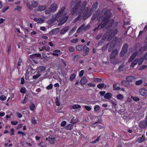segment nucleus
Wrapping results in <instances>:
<instances>
[{
  "label": "nucleus",
  "mask_w": 147,
  "mask_h": 147,
  "mask_svg": "<svg viewBox=\"0 0 147 147\" xmlns=\"http://www.w3.org/2000/svg\"><path fill=\"white\" fill-rule=\"evenodd\" d=\"M66 14L57 13L56 16V18L57 21L59 22L58 24L61 26L65 23L68 18V16H65Z\"/></svg>",
  "instance_id": "1"
},
{
  "label": "nucleus",
  "mask_w": 147,
  "mask_h": 147,
  "mask_svg": "<svg viewBox=\"0 0 147 147\" xmlns=\"http://www.w3.org/2000/svg\"><path fill=\"white\" fill-rule=\"evenodd\" d=\"M118 53V51L117 49H115L112 51L110 56V61L113 64H115L118 62V60L115 58Z\"/></svg>",
  "instance_id": "2"
},
{
  "label": "nucleus",
  "mask_w": 147,
  "mask_h": 147,
  "mask_svg": "<svg viewBox=\"0 0 147 147\" xmlns=\"http://www.w3.org/2000/svg\"><path fill=\"white\" fill-rule=\"evenodd\" d=\"M118 30L117 29L113 30L112 29H109L107 32V33L109 34L107 39L108 41H110L117 33Z\"/></svg>",
  "instance_id": "3"
},
{
  "label": "nucleus",
  "mask_w": 147,
  "mask_h": 147,
  "mask_svg": "<svg viewBox=\"0 0 147 147\" xmlns=\"http://www.w3.org/2000/svg\"><path fill=\"white\" fill-rule=\"evenodd\" d=\"M128 45L126 43L123 45L121 51L120 53V56L123 57L125 53L127 52V50Z\"/></svg>",
  "instance_id": "4"
},
{
  "label": "nucleus",
  "mask_w": 147,
  "mask_h": 147,
  "mask_svg": "<svg viewBox=\"0 0 147 147\" xmlns=\"http://www.w3.org/2000/svg\"><path fill=\"white\" fill-rule=\"evenodd\" d=\"M89 49V48L85 45L83 47L82 51H81L82 55L83 56L87 55L88 54Z\"/></svg>",
  "instance_id": "5"
},
{
  "label": "nucleus",
  "mask_w": 147,
  "mask_h": 147,
  "mask_svg": "<svg viewBox=\"0 0 147 147\" xmlns=\"http://www.w3.org/2000/svg\"><path fill=\"white\" fill-rule=\"evenodd\" d=\"M102 13L103 14V16L105 17L110 18L111 16L110 10L108 9L107 8L103 9L102 11Z\"/></svg>",
  "instance_id": "6"
},
{
  "label": "nucleus",
  "mask_w": 147,
  "mask_h": 147,
  "mask_svg": "<svg viewBox=\"0 0 147 147\" xmlns=\"http://www.w3.org/2000/svg\"><path fill=\"white\" fill-rule=\"evenodd\" d=\"M81 2H82L81 0H79L76 2L75 5L73 9L72 12L73 14L75 13L77 11Z\"/></svg>",
  "instance_id": "7"
},
{
  "label": "nucleus",
  "mask_w": 147,
  "mask_h": 147,
  "mask_svg": "<svg viewBox=\"0 0 147 147\" xmlns=\"http://www.w3.org/2000/svg\"><path fill=\"white\" fill-rule=\"evenodd\" d=\"M139 92L140 94L143 96H147V90L144 88H141L139 89Z\"/></svg>",
  "instance_id": "8"
},
{
  "label": "nucleus",
  "mask_w": 147,
  "mask_h": 147,
  "mask_svg": "<svg viewBox=\"0 0 147 147\" xmlns=\"http://www.w3.org/2000/svg\"><path fill=\"white\" fill-rule=\"evenodd\" d=\"M41 49H40L39 51H43L44 52H49L51 51V49L47 45H45L43 47H42Z\"/></svg>",
  "instance_id": "9"
},
{
  "label": "nucleus",
  "mask_w": 147,
  "mask_h": 147,
  "mask_svg": "<svg viewBox=\"0 0 147 147\" xmlns=\"http://www.w3.org/2000/svg\"><path fill=\"white\" fill-rule=\"evenodd\" d=\"M88 80L85 77H82L80 81V84L82 86L86 84Z\"/></svg>",
  "instance_id": "10"
},
{
  "label": "nucleus",
  "mask_w": 147,
  "mask_h": 147,
  "mask_svg": "<svg viewBox=\"0 0 147 147\" xmlns=\"http://www.w3.org/2000/svg\"><path fill=\"white\" fill-rule=\"evenodd\" d=\"M69 27L67 26L62 28L60 31L61 34H63L67 32L69 30Z\"/></svg>",
  "instance_id": "11"
},
{
  "label": "nucleus",
  "mask_w": 147,
  "mask_h": 147,
  "mask_svg": "<svg viewBox=\"0 0 147 147\" xmlns=\"http://www.w3.org/2000/svg\"><path fill=\"white\" fill-rule=\"evenodd\" d=\"M46 140L49 141L50 144H53L55 143V139L54 138H52L49 137L46 138Z\"/></svg>",
  "instance_id": "12"
},
{
  "label": "nucleus",
  "mask_w": 147,
  "mask_h": 147,
  "mask_svg": "<svg viewBox=\"0 0 147 147\" xmlns=\"http://www.w3.org/2000/svg\"><path fill=\"white\" fill-rule=\"evenodd\" d=\"M139 126L141 128H145L147 126V123L145 121H141L140 123Z\"/></svg>",
  "instance_id": "13"
},
{
  "label": "nucleus",
  "mask_w": 147,
  "mask_h": 147,
  "mask_svg": "<svg viewBox=\"0 0 147 147\" xmlns=\"http://www.w3.org/2000/svg\"><path fill=\"white\" fill-rule=\"evenodd\" d=\"M126 80L128 82H131L134 81L135 80V78L133 76H129L126 78Z\"/></svg>",
  "instance_id": "14"
},
{
  "label": "nucleus",
  "mask_w": 147,
  "mask_h": 147,
  "mask_svg": "<svg viewBox=\"0 0 147 147\" xmlns=\"http://www.w3.org/2000/svg\"><path fill=\"white\" fill-rule=\"evenodd\" d=\"M138 53L136 52L132 54L128 60V61L129 62H131L136 57Z\"/></svg>",
  "instance_id": "15"
},
{
  "label": "nucleus",
  "mask_w": 147,
  "mask_h": 147,
  "mask_svg": "<svg viewBox=\"0 0 147 147\" xmlns=\"http://www.w3.org/2000/svg\"><path fill=\"white\" fill-rule=\"evenodd\" d=\"M47 7L46 5H39L38 8V9L39 11H42L45 10Z\"/></svg>",
  "instance_id": "16"
},
{
  "label": "nucleus",
  "mask_w": 147,
  "mask_h": 147,
  "mask_svg": "<svg viewBox=\"0 0 147 147\" xmlns=\"http://www.w3.org/2000/svg\"><path fill=\"white\" fill-rule=\"evenodd\" d=\"M145 137L144 136H142L141 137L138 138L137 140V142L139 143H141L144 142L145 140Z\"/></svg>",
  "instance_id": "17"
},
{
  "label": "nucleus",
  "mask_w": 147,
  "mask_h": 147,
  "mask_svg": "<svg viewBox=\"0 0 147 147\" xmlns=\"http://www.w3.org/2000/svg\"><path fill=\"white\" fill-rule=\"evenodd\" d=\"M118 38L117 36H115L113 38L111 42V43L112 44L115 46L116 45L117 43Z\"/></svg>",
  "instance_id": "18"
},
{
  "label": "nucleus",
  "mask_w": 147,
  "mask_h": 147,
  "mask_svg": "<svg viewBox=\"0 0 147 147\" xmlns=\"http://www.w3.org/2000/svg\"><path fill=\"white\" fill-rule=\"evenodd\" d=\"M45 69V68L43 66H41L37 68V71L38 73H41Z\"/></svg>",
  "instance_id": "19"
},
{
  "label": "nucleus",
  "mask_w": 147,
  "mask_h": 147,
  "mask_svg": "<svg viewBox=\"0 0 147 147\" xmlns=\"http://www.w3.org/2000/svg\"><path fill=\"white\" fill-rule=\"evenodd\" d=\"M85 26V24H83L81 26H80L79 28L78 29L77 31V33H79L80 32H81L83 30V28Z\"/></svg>",
  "instance_id": "20"
},
{
  "label": "nucleus",
  "mask_w": 147,
  "mask_h": 147,
  "mask_svg": "<svg viewBox=\"0 0 147 147\" xmlns=\"http://www.w3.org/2000/svg\"><path fill=\"white\" fill-rule=\"evenodd\" d=\"M34 20L37 23H42L44 21V20L40 18H34Z\"/></svg>",
  "instance_id": "21"
},
{
  "label": "nucleus",
  "mask_w": 147,
  "mask_h": 147,
  "mask_svg": "<svg viewBox=\"0 0 147 147\" xmlns=\"http://www.w3.org/2000/svg\"><path fill=\"white\" fill-rule=\"evenodd\" d=\"M41 55L40 54L35 53L33 54L30 56V57L31 58L32 57L33 58H36L38 57H41Z\"/></svg>",
  "instance_id": "22"
},
{
  "label": "nucleus",
  "mask_w": 147,
  "mask_h": 147,
  "mask_svg": "<svg viewBox=\"0 0 147 147\" xmlns=\"http://www.w3.org/2000/svg\"><path fill=\"white\" fill-rule=\"evenodd\" d=\"M84 46L82 45H78L76 46V49L80 51H82V49Z\"/></svg>",
  "instance_id": "23"
},
{
  "label": "nucleus",
  "mask_w": 147,
  "mask_h": 147,
  "mask_svg": "<svg viewBox=\"0 0 147 147\" xmlns=\"http://www.w3.org/2000/svg\"><path fill=\"white\" fill-rule=\"evenodd\" d=\"M81 58L80 55H75L73 58V61H78Z\"/></svg>",
  "instance_id": "24"
},
{
  "label": "nucleus",
  "mask_w": 147,
  "mask_h": 147,
  "mask_svg": "<svg viewBox=\"0 0 147 147\" xmlns=\"http://www.w3.org/2000/svg\"><path fill=\"white\" fill-rule=\"evenodd\" d=\"M111 94L110 93H107L104 95V97L105 98L109 99L111 98Z\"/></svg>",
  "instance_id": "25"
},
{
  "label": "nucleus",
  "mask_w": 147,
  "mask_h": 147,
  "mask_svg": "<svg viewBox=\"0 0 147 147\" xmlns=\"http://www.w3.org/2000/svg\"><path fill=\"white\" fill-rule=\"evenodd\" d=\"M109 18L104 16L102 20V22H106L108 24L109 22Z\"/></svg>",
  "instance_id": "26"
},
{
  "label": "nucleus",
  "mask_w": 147,
  "mask_h": 147,
  "mask_svg": "<svg viewBox=\"0 0 147 147\" xmlns=\"http://www.w3.org/2000/svg\"><path fill=\"white\" fill-rule=\"evenodd\" d=\"M49 59V57L47 56L44 57L41 59V62L44 63H45L47 62Z\"/></svg>",
  "instance_id": "27"
},
{
  "label": "nucleus",
  "mask_w": 147,
  "mask_h": 147,
  "mask_svg": "<svg viewBox=\"0 0 147 147\" xmlns=\"http://www.w3.org/2000/svg\"><path fill=\"white\" fill-rule=\"evenodd\" d=\"M78 121V119L77 118H75L73 117L71 120V123L73 124L76 123Z\"/></svg>",
  "instance_id": "28"
},
{
  "label": "nucleus",
  "mask_w": 147,
  "mask_h": 147,
  "mask_svg": "<svg viewBox=\"0 0 147 147\" xmlns=\"http://www.w3.org/2000/svg\"><path fill=\"white\" fill-rule=\"evenodd\" d=\"M65 127V129L67 130H71L73 128L72 125L70 124L67 125Z\"/></svg>",
  "instance_id": "29"
},
{
  "label": "nucleus",
  "mask_w": 147,
  "mask_h": 147,
  "mask_svg": "<svg viewBox=\"0 0 147 147\" xmlns=\"http://www.w3.org/2000/svg\"><path fill=\"white\" fill-rule=\"evenodd\" d=\"M147 67V66L145 65H142L141 66H139L138 67V69L139 70H141L145 69Z\"/></svg>",
  "instance_id": "30"
},
{
  "label": "nucleus",
  "mask_w": 147,
  "mask_h": 147,
  "mask_svg": "<svg viewBox=\"0 0 147 147\" xmlns=\"http://www.w3.org/2000/svg\"><path fill=\"white\" fill-rule=\"evenodd\" d=\"M57 5L55 3H53L51 5V9L55 10L57 8Z\"/></svg>",
  "instance_id": "31"
},
{
  "label": "nucleus",
  "mask_w": 147,
  "mask_h": 147,
  "mask_svg": "<svg viewBox=\"0 0 147 147\" xmlns=\"http://www.w3.org/2000/svg\"><path fill=\"white\" fill-rule=\"evenodd\" d=\"M96 18L97 20L98 21H100L102 20L101 18L97 17L96 14L93 15L91 18V19L92 20H94Z\"/></svg>",
  "instance_id": "32"
},
{
  "label": "nucleus",
  "mask_w": 147,
  "mask_h": 147,
  "mask_svg": "<svg viewBox=\"0 0 147 147\" xmlns=\"http://www.w3.org/2000/svg\"><path fill=\"white\" fill-rule=\"evenodd\" d=\"M38 5L37 2L36 1H32L31 3V6L34 8H36Z\"/></svg>",
  "instance_id": "33"
},
{
  "label": "nucleus",
  "mask_w": 147,
  "mask_h": 147,
  "mask_svg": "<svg viewBox=\"0 0 147 147\" xmlns=\"http://www.w3.org/2000/svg\"><path fill=\"white\" fill-rule=\"evenodd\" d=\"M59 31V29L58 28H57L55 29H53L52 30H51L50 32H49V34L53 35L54 34L55 32L56 31Z\"/></svg>",
  "instance_id": "34"
},
{
  "label": "nucleus",
  "mask_w": 147,
  "mask_h": 147,
  "mask_svg": "<svg viewBox=\"0 0 147 147\" xmlns=\"http://www.w3.org/2000/svg\"><path fill=\"white\" fill-rule=\"evenodd\" d=\"M107 24L106 22H101L99 24L100 25V28H102L105 27Z\"/></svg>",
  "instance_id": "35"
},
{
  "label": "nucleus",
  "mask_w": 147,
  "mask_h": 147,
  "mask_svg": "<svg viewBox=\"0 0 147 147\" xmlns=\"http://www.w3.org/2000/svg\"><path fill=\"white\" fill-rule=\"evenodd\" d=\"M144 59L143 57V56L141 57L138 61V64H142V63L144 60Z\"/></svg>",
  "instance_id": "36"
},
{
  "label": "nucleus",
  "mask_w": 147,
  "mask_h": 147,
  "mask_svg": "<svg viewBox=\"0 0 147 147\" xmlns=\"http://www.w3.org/2000/svg\"><path fill=\"white\" fill-rule=\"evenodd\" d=\"M81 108V106L78 105H75L72 106V108L73 109H80Z\"/></svg>",
  "instance_id": "37"
},
{
  "label": "nucleus",
  "mask_w": 147,
  "mask_h": 147,
  "mask_svg": "<svg viewBox=\"0 0 147 147\" xmlns=\"http://www.w3.org/2000/svg\"><path fill=\"white\" fill-rule=\"evenodd\" d=\"M65 8V7L64 6L62 7L60 9L59 11L58 12V13H59V14H65L63 12L64 11Z\"/></svg>",
  "instance_id": "38"
},
{
  "label": "nucleus",
  "mask_w": 147,
  "mask_h": 147,
  "mask_svg": "<svg viewBox=\"0 0 147 147\" xmlns=\"http://www.w3.org/2000/svg\"><path fill=\"white\" fill-rule=\"evenodd\" d=\"M115 45L112 44H111L108 49L109 52H111L115 47Z\"/></svg>",
  "instance_id": "39"
},
{
  "label": "nucleus",
  "mask_w": 147,
  "mask_h": 147,
  "mask_svg": "<svg viewBox=\"0 0 147 147\" xmlns=\"http://www.w3.org/2000/svg\"><path fill=\"white\" fill-rule=\"evenodd\" d=\"M109 44V43H108L107 44H106L105 45L103 46V47L102 48V50L103 51H105V50H107Z\"/></svg>",
  "instance_id": "40"
},
{
  "label": "nucleus",
  "mask_w": 147,
  "mask_h": 147,
  "mask_svg": "<svg viewBox=\"0 0 147 147\" xmlns=\"http://www.w3.org/2000/svg\"><path fill=\"white\" fill-rule=\"evenodd\" d=\"M113 88L114 90H119L120 89L119 86H117L116 84H114L113 85Z\"/></svg>",
  "instance_id": "41"
},
{
  "label": "nucleus",
  "mask_w": 147,
  "mask_h": 147,
  "mask_svg": "<svg viewBox=\"0 0 147 147\" xmlns=\"http://www.w3.org/2000/svg\"><path fill=\"white\" fill-rule=\"evenodd\" d=\"M116 97L118 99L121 100L123 98V95L121 94H118L116 96Z\"/></svg>",
  "instance_id": "42"
},
{
  "label": "nucleus",
  "mask_w": 147,
  "mask_h": 147,
  "mask_svg": "<svg viewBox=\"0 0 147 147\" xmlns=\"http://www.w3.org/2000/svg\"><path fill=\"white\" fill-rule=\"evenodd\" d=\"M21 8L22 7H20L19 5H18L15 8L14 11H19L21 10Z\"/></svg>",
  "instance_id": "43"
},
{
  "label": "nucleus",
  "mask_w": 147,
  "mask_h": 147,
  "mask_svg": "<svg viewBox=\"0 0 147 147\" xmlns=\"http://www.w3.org/2000/svg\"><path fill=\"white\" fill-rule=\"evenodd\" d=\"M138 61H139V59L136 58L131 63V64H137L138 63Z\"/></svg>",
  "instance_id": "44"
},
{
  "label": "nucleus",
  "mask_w": 147,
  "mask_h": 147,
  "mask_svg": "<svg viewBox=\"0 0 147 147\" xmlns=\"http://www.w3.org/2000/svg\"><path fill=\"white\" fill-rule=\"evenodd\" d=\"M100 109V107L98 105H95L94 107V111L95 112H96L98 111Z\"/></svg>",
  "instance_id": "45"
},
{
  "label": "nucleus",
  "mask_w": 147,
  "mask_h": 147,
  "mask_svg": "<svg viewBox=\"0 0 147 147\" xmlns=\"http://www.w3.org/2000/svg\"><path fill=\"white\" fill-rule=\"evenodd\" d=\"M104 86V84L103 83L99 84L97 86V87L99 89H101L103 88Z\"/></svg>",
  "instance_id": "46"
},
{
  "label": "nucleus",
  "mask_w": 147,
  "mask_h": 147,
  "mask_svg": "<svg viewBox=\"0 0 147 147\" xmlns=\"http://www.w3.org/2000/svg\"><path fill=\"white\" fill-rule=\"evenodd\" d=\"M9 7L7 6L6 7H3L2 9V11L3 13L5 12L9 9Z\"/></svg>",
  "instance_id": "47"
},
{
  "label": "nucleus",
  "mask_w": 147,
  "mask_h": 147,
  "mask_svg": "<svg viewBox=\"0 0 147 147\" xmlns=\"http://www.w3.org/2000/svg\"><path fill=\"white\" fill-rule=\"evenodd\" d=\"M74 48L72 46H70L69 47V51L70 52H72L74 51Z\"/></svg>",
  "instance_id": "48"
},
{
  "label": "nucleus",
  "mask_w": 147,
  "mask_h": 147,
  "mask_svg": "<svg viewBox=\"0 0 147 147\" xmlns=\"http://www.w3.org/2000/svg\"><path fill=\"white\" fill-rule=\"evenodd\" d=\"M142 83V80H139L136 81L135 82V84L136 85H139Z\"/></svg>",
  "instance_id": "49"
},
{
  "label": "nucleus",
  "mask_w": 147,
  "mask_h": 147,
  "mask_svg": "<svg viewBox=\"0 0 147 147\" xmlns=\"http://www.w3.org/2000/svg\"><path fill=\"white\" fill-rule=\"evenodd\" d=\"M26 89L24 87H22L20 90V92L21 93L24 94L25 93Z\"/></svg>",
  "instance_id": "50"
},
{
  "label": "nucleus",
  "mask_w": 147,
  "mask_h": 147,
  "mask_svg": "<svg viewBox=\"0 0 147 147\" xmlns=\"http://www.w3.org/2000/svg\"><path fill=\"white\" fill-rule=\"evenodd\" d=\"M40 76L41 74L38 73V74L33 76L32 77V78L33 79H36L40 77Z\"/></svg>",
  "instance_id": "51"
},
{
  "label": "nucleus",
  "mask_w": 147,
  "mask_h": 147,
  "mask_svg": "<svg viewBox=\"0 0 147 147\" xmlns=\"http://www.w3.org/2000/svg\"><path fill=\"white\" fill-rule=\"evenodd\" d=\"M76 77V75L75 74H73L70 76L69 80L71 81H72Z\"/></svg>",
  "instance_id": "52"
},
{
  "label": "nucleus",
  "mask_w": 147,
  "mask_h": 147,
  "mask_svg": "<svg viewBox=\"0 0 147 147\" xmlns=\"http://www.w3.org/2000/svg\"><path fill=\"white\" fill-rule=\"evenodd\" d=\"M79 40L78 38H76L71 40H70V42L72 43H76L78 42Z\"/></svg>",
  "instance_id": "53"
},
{
  "label": "nucleus",
  "mask_w": 147,
  "mask_h": 147,
  "mask_svg": "<svg viewBox=\"0 0 147 147\" xmlns=\"http://www.w3.org/2000/svg\"><path fill=\"white\" fill-rule=\"evenodd\" d=\"M98 3L96 2L93 4L92 7L93 8L96 9L98 7Z\"/></svg>",
  "instance_id": "54"
},
{
  "label": "nucleus",
  "mask_w": 147,
  "mask_h": 147,
  "mask_svg": "<svg viewBox=\"0 0 147 147\" xmlns=\"http://www.w3.org/2000/svg\"><path fill=\"white\" fill-rule=\"evenodd\" d=\"M93 81L95 82H100L101 81L100 79L98 78H96L93 79Z\"/></svg>",
  "instance_id": "55"
},
{
  "label": "nucleus",
  "mask_w": 147,
  "mask_h": 147,
  "mask_svg": "<svg viewBox=\"0 0 147 147\" xmlns=\"http://www.w3.org/2000/svg\"><path fill=\"white\" fill-rule=\"evenodd\" d=\"M76 27L75 26L71 30L69 33V35H70L71 34H72L73 32L76 30Z\"/></svg>",
  "instance_id": "56"
},
{
  "label": "nucleus",
  "mask_w": 147,
  "mask_h": 147,
  "mask_svg": "<svg viewBox=\"0 0 147 147\" xmlns=\"http://www.w3.org/2000/svg\"><path fill=\"white\" fill-rule=\"evenodd\" d=\"M29 74V71H28V69H27L25 75V79H27L29 78V76H28V75Z\"/></svg>",
  "instance_id": "57"
},
{
  "label": "nucleus",
  "mask_w": 147,
  "mask_h": 147,
  "mask_svg": "<svg viewBox=\"0 0 147 147\" xmlns=\"http://www.w3.org/2000/svg\"><path fill=\"white\" fill-rule=\"evenodd\" d=\"M29 107L31 110L33 111L35 108V105L34 104H32Z\"/></svg>",
  "instance_id": "58"
},
{
  "label": "nucleus",
  "mask_w": 147,
  "mask_h": 147,
  "mask_svg": "<svg viewBox=\"0 0 147 147\" xmlns=\"http://www.w3.org/2000/svg\"><path fill=\"white\" fill-rule=\"evenodd\" d=\"M90 26L89 25H88L86 26H84L83 28V30L84 31H87L90 28Z\"/></svg>",
  "instance_id": "59"
},
{
  "label": "nucleus",
  "mask_w": 147,
  "mask_h": 147,
  "mask_svg": "<svg viewBox=\"0 0 147 147\" xmlns=\"http://www.w3.org/2000/svg\"><path fill=\"white\" fill-rule=\"evenodd\" d=\"M51 12V9H49L45 10V12L46 14H50Z\"/></svg>",
  "instance_id": "60"
},
{
  "label": "nucleus",
  "mask_w": 147,
  "mask_h": 147,
  "mask_svg": "<svg viewBox=\"0 0 147 147\" xmlns=\"http://www.w3.org/2000/svg\"><path fill=\"white\" fill-rule=\"evenodd\" d=\"M100 137V136H99L95 140L91 142V143H96V142L98 141Z\"/></svg>",
  "instance_id": "61"
},
{
  "label": "nucleus",
  "mask_w": 147,
  "mask_h": 147,
  "mask_svg": "<svg viewBox=\"0 0 147 147\" xmlns=\"http://www.w3.org/2000/svg\"><path fill=\"white\" fill-rule=\"evenodd\" d=\"M107 33H106L104 34L102 36V40H105L107 38Z\"/></svg>",
  "instance_id": "62"
},
{
  "label": "nucleus",
  "mask_w": 147,
  "mask_h": 147,
  "mask_svg": "<svg viewBox=\"0 0 147 147\" xmlns=\"http://www.w3.org/2000/svg\"><path fill=\"white\" fill-rule=\"evenodd\" d=\"M6 98V97L4 95H2L0 96V99L2 100H5Z\"/></svg>",
  "instance_id": "63"
},
{
  "label": "nucleus",
  "mask_w": 147,
  "mask_h": 147,
  "mask_svg": "<svg viewBox=\"0 0 147 147\" xmlns=\"http://www.w3.org/2000/svg\"><path fill=\"white\" fill-rule=\"evenodd\" d=\"M102 36V34H101L97 35L96 36V39L97 40L99 39Z\"/></svg>",
  "instance_id": "64"
}]
</instances>
